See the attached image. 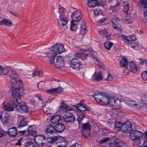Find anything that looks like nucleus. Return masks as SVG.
I'll use <instances>...</instances> for the list:
<instances>
[{"label": "nucleus", "instance_id": "nucleus-1", "mask_svg": "<svg viewBox=\"0 0 147 147\" xmlns=\"http://www.w3.org/2000/svg\"><path fill=\"white\" fill-rule=\"evenodd\" d=\"M10 76L11 84L14 88L12 90L11 95L14 98L12 102L13 106H15L18 102V100H19L21 96H22L24 90L22 80L19 79V76L18 74L13 71L11 73Z\"/></svg>", "mask_w": 147, "mask_h": 147}, {"label": "nucleus", "instance_id": "nucleus-2", "mask_svg": "<svg viewBox=\"0 0 147 147\" xmlns=\"http://www.w3.org/2000/svg\"><path fill=\"white\" fill-rule=\"evenodd\" d=\"M107 95L106 93L99 91L94 93L93 96L98 103L104 105L107 100Z\"/></svg>", "mask_w": 147, "mask_h": 147}, {"label": "nucleus", "instance_id": "nucleus-3", "mask_svg": "<svg viewBox=\"0 0 147 147\" xmlns=\"http://www.w3.org/2000/svg\"><path fill=\"white\" fill-rule=\"evenodd\" d=\"M143 133L140 131L136 130L133 131L130 135V137L133 140V142L136 145L140 144V138L142 137Z\"/></svg>", "mask_w": 147, "mask_h": 147}, {"label": "nucleus", "instance_id": "nucleus-4", "mask_svg": "<svg viewBox=\"0 0 147 147\" xmlns=\"http://www.w3.org/2000/svg\"><path fill=\"white\" fill-rule=\"evenodd\" d=\"M70 65L72 69L78 71L80 69L82 63L79 58L75 57L70 61Z\"/></svg>", "mask_w": 147, "mask_h": 147}, {"label": "nucleus", "instance_id": "nucleus-5", "mask_svg": "<svg viewBox=\"0 0 147 147\" xmlns=\"http://www.w3.org/2000/svg\"><path fill=\"white\" fill-rule=\"evenodd\" d=\"M55 50L53 49V47L48 50L47 53H45L41 55L42 57H47L49 59L50 62L51 63L53 64L55 58L56 57V53L55 52Z\"/></svg>", "mask_w": 147, "mask_h": 147}, {"label": "nucleus", "instance_id": "nucleus-6", "mask_svg": "<svg viewBox=\"0 0 147 147\" xmlns=\"http://www.w3.org/2000/svg\"><path fill=\"white\" fill-rule=\"evenodd\" d=\"M15 108L17 111L20 113H26L28 112L27 106L23 102L17 103L15 105Z\"/></svg>", "mask_w": 147, "mask_h": 147}, {"label": "nucleus", "instance_id": "nucleus-7", "mask_svg": "<svg viewBox=\"0 0 147 147\" xmlns=\"http://www.w3.org/2000/svg\"><path fill=\"white\" fill-rule=\"evenodd\" d=\"M34 141L38 146H41L45 145L46 143V138L43 135H38L35 137Z\"/></svg>", "mask_w": 147, "mask_h": 147}, {"label": "nucleus", "instance_id": "nucleus-8", "mask_svg": "<svg viewBox=\"0 0 147 147\" xmlns=\"http://www.w3.org/2000/svg\"><path fill=\"white\" fill-rule=\"evenodd\" d=\"M132 129V126L131 123L129 121L125 122L123 124L122 131L126 133L130 132Z\"/></svg>", "mask_w": 147, "mask_h": 147}, {"label": "nucleus", "instance_id": "nucleus-9", "mask_svg": "<svg viewBox=\"0 0 147 147\" xmlns=\"http://www.w3.org/2000/svg\"><path fill=\"white\" fill-rule=\"evenodd\" d=\"M63 119L64 121L67 123H70L74 122L76 118L75 116L72 113L70 112H67L64 115Z\"/></svg>", "mask_w": 147, "mask_h": 147}, {"label": "nucleus", "instance_id": "nucleus-10", "mask_svg": "<svg viewBox=\"0 0 147 147\" xmlns=\"http://www.w3.org/2000/svg\"><path fill=\"white\" fill-rule=\"evenodd\" d=\"M103 3H100L98 2L97 0H89L88 2V6L90 7H94L97 5H105L106 4V1L104 0L103 1Z\"/></svg>", "mask_w": 147, "mask_h": 147}, {"label": "nucleus", "instance_id": "nucleus-11", "mask_svg": "<svg viewBox=\"0 0 147 147\" xmlns=\"http://www.w3.org/2000/svg\"><path fill=\"white\" fill-rule=\"evenodd\" d=\"M121 19L119 18H115L114 20L112 22V25L113 28L118 31L121 30Z\"/></svg>", "mask_w": 147, "mask_h": 147}, {"label": "nucleus", "instance_id": "nucleus-12", "mask_svg": "<svg viewBox=\"0 0 147 147\" xmlns=\"http://www.w3.org/2000/svg\"><path fill=\"white\" fill-rule=\"evenodd\" d=\"M90 53L89 51H82L80 53H76L74 54L75 57H77L80 59L84 60L87 59Z\"/></svg>", "mask_w": 147, "mask_h": 147}, {"label": "nucleus", "instance_id": "nucleus-13", "mask_svg": "<svg viewBox=\"0 0 147 147\" xmlns=\"http://www.w3.org/2000/svg\"><path fill=\"white\" fill-rule=\"evenodd\" d=\"M53 49L55 50L56 54L61 53L65 51L64 45L61 44H56L53 47Z\"/></svg>", "mask_w": 147, "mask_h": 147}, {"label": "nucleus", "instance_id": "nucleus-14", "mask_svg": "<svg viewBox=\"0 0 147 147\" xmlns=\"http://www.w3.org/2000/svg\"><path fill=\"white\" fill-rule=\"evenodd\" d=\"M64 65V62L63 57L60 55L57 56L55 64V67L57 68H60L63 67Z\"/></svg>", "mask_w": 147, "mask_h": 147}, {"label": "nucleus", "instance_id": "nucleus-15", "mask_svg": "<svg viewBox=\"0 0 147 147\" xmlns=\"http://www.w3.org/2000/svg\"><path fill=\"white\" fill-rule=\"evenodd\" d=\"M127 69L129 71L135 73L138 70V68L136 64L133 62H130L127 67Z\"/></svg>", "mask_w": 147, "mask_h": 147}, {"label": "nucleus", "instance_id": "nucleus-16", "mask_svg": "<svg viewBox=\"0 0 147 147\" xmlns=\"http://www.w3.org/2000/svg\"><path fill=\"white\" fill-rule=\"evenodd\" d=\"M71 16L72 21L77 22L81 20L82 17L79 10L76 11L73 13Z\"/></svg>", "mask_w": 147, "mask_h": 147}, {"label": "nucleus", "instance_id": "nucleus-17", "mask_svg": "<svg viewBox=\"0 0 147 147\" xmlns=\"http://www.w3.org/2000/svg\"><path fill=\"white\" fill-rule=\"evenodd\" d=\"M106 98H107V101H105V103H104V105H106L107 104L113 105L114 104H115L117 102L119 103H120L121 102V100L120 99H117V100H116L113 97H109L107 95Z\"/></svg>", "mask_w": 147, "mask_h": 147}, {"label": "nucleus", "instance_id": "nucleus-18", "mask_svg": "<svg viewBox=\"0 0 147 147\" xmlns=\"http://www.w3.org/2000/svg\"><path fill=\"white\" fill-rule=\"evenodd\" d=\"M129 47L136 50H139L143 48L141 45L138 42L136 41H131L129 44Z\"/></svg>", "mask_w": 147, "mask_h": 147}, {"label": "nucleus", "instance_id": "nucleus-19", "mask_svg": "<svg viewBox=\"0 0 147 147\" xmlns=\"http://www.w3.org/2000/svg\"><path fill=\"white\" fill-rule=\"evenodd\" d=\"M114 144L117 146L114 147H123L124 144L120 140H117L115 141L114 143H109L107 145L104 146V147H113V146H114Z\"/></svg>", "mask_w": 147, "mask_h": 147}, {"label": "nucleus", "instance_id": "nucleus-20", "mask_svg": "<svg viewBox=\"0 0 147 147\" xmlns=\"http://www.w3.org/2000/svg\"><path fill=\"white\" fill-rule=\"evenodd\" d=\"M54 126L55 131L57 133H61L65 129V126L62 123H58Z\"/></svg>", "mask_w": 147, "mask_h": 147}, {"label": "nucleus", "instance_id": "nucleus-21", "mask_svg": "<svg viewBox=\"0 0 147 147\" xmlns=\"http://www.w3.org/2000/svg\"><path fill=\"white\" fill-rule=\"evenodd\" d=\"M3 107L4 109L8 111H13L14 109V107L12 104L9 103H7L5 101L4 102L3 104Z\"/></svg>", "mask_w": 147, "mask_h": 147}, {"label": "nucleus", "instance_id": "nucleus-22", "mask_svg": "<svg viewBox=\"0 0 147 147\" xmlns=\"http://www.w3.org/2000/svg\"><path fill=\"white\" fill-rule=\"evenodd\" d=\"M27 133L28 135L32 138H33L34 139L35 137L37 136L36 131L34 129L31 125L29 126L27 130Z\"/></svg>", "mask_w": 147, "mask_h": 147}, {"label": "nucleus", "instance_id": "nucleus-23", "mask_svg": "<svg viewBox=\"0 0 147 147\" xmlns=\"http://www.w3.org/2000/svg\"><path fill=\"white\" fill-rule=\"evenodd\" d=\"M18 131L15 127H13L8 129L7 132L8 135L11 138L16 136L17 134Z\"/></svg>", "mask_w": 147, "mask_h": 147}, {"label": "nucleus", "instance_id": "nucleus-24", "mask_svg": "<svg viewBox=\"0 0 147 147\" xmlns=\"http://www.w3.org/2000/svg\"><path fill=\"white\" fill-rule=\"evenodd\" d=\"M54 129L55 130V126H53L52 125H49L47 126V129H45V131L48 135H53L55 134Z\"/></svg>", "mask_w": 147, "mask_h": 147}, {"label": "nucleus", "instance_id": "nucleus-25", "mask_svg": "<svg viewBox=\"0 0 147 147\" xmlns=\"http://www.w3.org/2000/svg\"><path fill=\"white\" fill-rule=\"evenodd\" d=\"M92 77L93 80L94 81H99L102 80L103 79V77L101 71H99L96 74L94 73Z\"/></svg>", "mask_w": 147, "mask_h": 147}, {"label": "nucleus", "instance_id": "nucleus-26", "mask_svg": "<svg viewBox=\"0 0 147 147\" xmlns=\"http://www.w3.org/2000/svg\"><path fill=\"white\" fill-rule=\"evenodd\" d=\"M0 119L4 124H7L9 121V116L6 113L3 114L2 115L0 114Z\"/></svg>", "mask_w": 147, "mask_h": 147}, {"label": "nucleus", "instance_id": "nucleus-27", "mask_svg": "<svg viewBox=\"0 0 147 147\" xmlns=\"http://www.w3.org/2000/svg\"><path fill=\"white\" fill-rule=\"evenodd\" d=\"M61 119V116L60 115H55L51 117V121L53 124H56L58 123Z\"/></svg>", "mask_w": 147, "mask_h": 147}, {"label": "nucleus", "instance_id": "nucleus-28", "mask_svg": "<svg viewBox=\"0 0 147 147\" xmlns=\"http://www.w3.org/2000/svg\"><path fill=\"white\" fill-rule=\"evenodd\" d=\"M12 24V22L11 20L6 19H3L0 21V25H5L6 26H10Z\"/></svg>", "mask_w": 147, "mask_h": 147}, {"label": "nucleus", "instance_id": "nucleus-29", "mask_svg": "<svg viewBox=\"0 0 147 147\" xmlns=\"http://www.w3.org/2000/svg\"><path fill=\"white\" fill-rule=\"evenodd\" d=\"M60 19L58 21V23L60 26H65L68 22V20L66 18L63 17V16L60 17Z\"/></svg>", "mask_w": 147, "mask_h": 147}, {"label": "nucleus", "instance_id": "nucleus-30", "mask_svg": "<svg viewBox=\"0 0 147 147\" xmlns=\"http://www.w3.org/2000/svg\"><path fill=\"white\" fill-rule=\"evenodd\" d=\"M57 136H52L49 137L46 139L47 143L51 144L55 142L57 143Z\"/></svg>", "mask_w": 147, "mask_h": 147}, {"label": "nucleus", "instance_id": "nucleus-31", "mask_svg": "<svg viewBox=\"0 0 147 147\" xmlns=\"http://www.w3.org/2000/svg\"><path fill=\"white\" fill-rule=\"evenodd\" d=\"M128 64V61L127 58L125 56L122 57L120 62V65L121 67H125L127 66Z\"/></svg>", "mask_w": 147, "mask_h": 147}, {"label": "nucleus", "instance_id": "nucleus-32", "mask_svg": "<svg viewBox=\"0 0 147 147\" xmlns=\"http://www.w3.org/2000/svg\"><path fill=\"white\" fill-rule=\"evenodd\" d=\"M9 69L3 66H0V75H6L9 72Z\"/></svg>", "mask_w": 147, "mask_h": 147}, {"label": "nucleus", "instance_id": "nucleus-33", "mask_svg": "<svg viewBox=\"0 0 147 147\" xmlns=\"http://www.w3.org/2000/svg\"><path fill=\"white\" fill-rule=\"evenodd\" d=\"M100 34H102L104 36L106 37L107 40H110L111 38V34L109 33L107 30H101L99 31Z\"/></svg>", "mask_w": 147, "mask_h": 147}, {"label": "nucleus", "instance_id": "nucleus-34", "mask_svg": "<svg viewBox=\"0 0 147 147\" xmlns=\"http://www.w3.org/2000/svg\"><path fill=\"white\" fill-rule=\"evenodd\" d=\"M61 108L63 111H68L71 110V107L67 105L65 103L62 102Z\"/></svg>", "mask_w": 147, "mask_h": 147}, {"label": "nucleus", "instance_id": "nucleus-35", "mask_svg": "<svg viewBox=\"0 0 147 147\" xmlns=\"http://www.w3.org/2000/svg\"><path fill=\"white\" fill-rule=\"evenodd\" d=\"M81 28L80 33L83 35H84L87 32V30L85 26V22L84 21L82 22L81 25Z\"/></svg>", "mask_w": 147, "mask_h": 147}, {"label": "nucleus", "instance_id": "nucleus-36", "mask_svg": "<svg viewBox=\"0 0 147 147\" xmlns=\"http://www.w3.org/2000/svg\"><path fill=\"white\" fill-rule=\"evenodd\" d=\"M126 14L127 16H125L124 21H125L126 24H131L133 21L132 17L128 13Z\"/></svg>", "mask_w": 147, "mask_h": 147}, {"label": "nucleus", "instance_id": "nucleus-37", "mask_svg": "<svg viewBox=\"0 0 147 147\" xmlns=\"http://www.w3.org/2000/svg\"><path fill=\"white\" fill-rule=\"evenodd\" d=\"M123 124L120 121L116 122L115 123L114 129L115 130L119 131L120 130H122Z\"/></svg>", "mask_w": 147, "mask_h": 147}, {"label": "nucleus", "instance_id": "nucleus-38", "mask_svg": "<svg viewBox=\"0 0 147 147\" xmlns=\"http://www.w3.org/2000/svg\"><path fill=\"white\" fill-rule=\"evenodd\" d=\"M135 1L140 3L145 9L147 8V0H134Z\"/></svg>", "mask_w": 147, "mask_h": 147}, {"label": "nucleus", "instance_id": "nucleus-39", "mask_svg": "<svg viewBox=\"0 0 147 147\" xmlns=\"http://www.w3.org/2000/svg\"><path fill=\"white\" fill-rule=\"evenodd\" d=\"M123 11L126 13V14H128L130 8L129 4L127 3H124L123 5Z\"/></svg>", "mask_w": 147, "mask_h": 147}, {"label": "nucleus", "instance_id": "nucleus-40", "mask_svg": "<svg viewBox=\"0 0 147 147\" xmlns=\"http://www.w3.org/2000/svg\"><path fill=\"white\" fill-rule=\"evenodd\" d=\"M27 120L26 118H24L21 120L18 125L20 128L23 127L27 125Z\"/></svg>", "mask_w": 147, "mask_h": 147}, {"label": "nucleus", "instance_id": "nucleus-41", "mask_svg": "<svg viewBox=\"0 0 147 147\" xmlns=\"http://www.w3.org/2000/svg\"><path fill=\"white\" fill-rule=\"evenodd\" d=\"M91 124L89 122L82 124V127L84 130H89L91 129Z\"/></svg>", "mask_w": 147, "mask_h": 147}, {"label": "nucleus", "instance_id": "nucleus-42", "mask_svg": "<svg viewBox=\"0 0 147 147\" xmlns=\"http://www.w3.org/2000/svg\"><path fill=\"white\" fill-rule=\"evenodd\" d=\"M113 44L111 42H107L104 43V46L106 49L109 51L110 50Z\"/></svg>", "mask_w": 147, "mask_h": 147}, {"label": "nucleus", "instance_id": "nucleus-43", "mask_svg": "<svg viewBox=\"0 0 147 147\" xmlns=\"http://www.w3.org/2000/svg\"><path fill=\"white\" fill-rule=\"evenodd\" d=\"M57 143H66V140L63 137L59 136H57Z\"/></svg>", "mask_w": 147, "mask_h": 147}, {"label": "nucleus", "instance_id": "nucleus-44", "mask_svg": "<svg viewBox=\"0 0 147 147\" xmlns=\"http://www.w3.org/2000/svg\"><path fill=\"white\" fill-rule=\"evenodd\" d=\"M121 38L124 40H125L128 42V44L131 42L130 36H126L125 35H122L121 36Z\"/></svg>", "mask_w": 147, "mask_h": 147}, {"label": "nucleus", "instance_id": "nucleus-45", "mask_svg": "<svg viewBox=\"0 0 147 147\" xmlns=\"http://www.w3.org/2000/svg\"><path fill=\"white\" fill-rule=\"evenodd\" d=\"M119 3L117 1L115 5L113 6H112L111 7V9L114 12H116L118 10V6H119Z\"/></svg>", "mask_w": 147, "mask_h": 147}, {"label": "nucleus", "instance_id": "nucleus-46", "mask_svg": "<svg viewBox=\"0 0 147 147\" xmlns=\"http://www.w3.org/2000/svg\"><path fill=\"white\" fill-rule=\"evenodd\" d=\"M110 138L108 137H105L100 140L99 141V143L101 144L107 143L109 140Z\"/></svg>", "mask_w": 147, "mask_h": 147}, {"label": "nucleus", "instance_id": "nucleus-47", "mask_svg": "<svg viewBox=\"0 0 147 147\" xmlns=\"http://www.w3.org/2000/svg\"><path fill=\"white\" fill-rule=\"evenodd\" d=\"M58 12L59 13L60 17L62 16L65 13V9L62 7H59Z\"/></svg>", "mask_w": 147, "mask_h": 147}, {"label": "nucleus", "instance_id": "nucleus-48", "mask_svg": "<svg viewBox=\"0 0 147 147\" xmlns=\"http://www.w3.org/2000/svg\"><path fill=\"white\" fill-rule=\"evenodd\" d=\"M25 147H36L34 143L32 141L28 142L25 145Z\"/></svg>", "mask_w": 147, "mask_h": 147}, {"label": "nucleus", "instance_id": "nucleus-49", "mask_svg": "<svg viewBox=\"0 0 147 147\" xmlns=\"http://www.w3.org/2000/svg\"><path fill=\"white\" fill-rule=\"evenodd\" d=\"M142 79L145 81H147V71H143L141 75Z\"/></svg>", "mask_w": 147, "mask_h": 147}, {"label": "nucleus", "instance_id": "nucleus-50", "mask_svg": "<svg viewBox=\"0 0 147 147\" xmlns=\"http://www.w3.org/2000/svg\"><path fill=\"white\" fill-rule=\"evenodd\" d=\"M74 22H75V21L72 20L71 23V26L70 28L71 30L73 31H75L76 30L75 25H77V24H76V23H74Z\"/></svg>", "mask_w": 147, "mask_h": 147}, {"label": "nucleus", "instance_id": "nucleus-51", "mask_svg": "<svg viewBox=\"0 0 147 147\" xmlns=\"http://www.w3.org/2000/svg\"><path fill=\"white\" fill-rule=\"evenodd\" d=\"M110 131L109 130L105 128H102L101 131V134L103 136H106L107 134L109 133Z\"/></svg>", "mask_w": 147, "mask_h": 147}, {"label": "nucleus", "instance_id": "nucleus-52", "mask_svg": "<svg viewBox=\"0 0 147 147\" xmlns=\"http://www.w3.org/2000/svg\"><path fill=\"white\" fill-rule=\"evenodd\" d=\"M94 12L95 16H99L100 13H102L100 9L98 8L95 9Z\"/></svg>", "mask_w": 147, "mask_h": 147}, {"label": "nucleus", "instance_id": "nucleus-53", "mask_svg": "<svg viewBox=\"0 0 147 147\" xmlns=\"http://www.w3.org/2000/svg\"><path fill=\"white\" fill-rule=\"evenodd\" d=\"M54 90L55 94L60 93L63 91L61 87L54 88Z\"/></svg>", "mask_w": 147, "mask_h": 147}, {"label": "nucleus", "instance_id": "nucleus-54", "mask_svg": "<svg viewBox=\"0 0 147 147\" xmlns=\"http://www.w3.org/2000/svg\"><path fill=\"white\" fill-rule=\"evenodd\" d=\"M141 99L144 102H147V93L144 94L141 97Z\"/></svg>", "mask_w": 147, "mask_h": 147}, {"label": "nucleus", "instance_id": "nucleus-55", "mask_svg": "<svg viewBox=\"0 0 147 147\" xmlns=\"http://www.w3.org/2000/svg\"><path fill=\"white\" fill-rule=\"evenodd\" d=\"M84 116L82 115H80L77 118V120L78 122H79V123L80 125H81L82 123L81 121L83 120V117Z\"/></svg>", "mask_w": 147, "mask_h": 147}, {"label": "nucleus", "instance_id": "nucleus-56", "mask_svg": "<svg viewBox=\"0 0 147 147\" xmlns=\"http://www.w3.org/2000/svg\"><path fill=\"white\" fill-rule=\"evenodd\" d=\"M131 38V41H136L137 40L136 36L135 35H132L131 36H129Z\"/></svg>", "mask_w": 147, "mask_h": 147}, {"label": "nucleus", "instance_id": "nucleus-57", "mask_svg": "<svg viewBox=\"0 0 147 147\" xmlns=\"http://www.w3.org/2000/svg\"><path fill=\"white\" fill-rule=\"evenodd\" d=\"M140 62V63L142 65H144L145 64V63H146V62L147 61V60L145 59H139Z\"/></svg>", "mask_w": 147, "mask_h": 147}, {"label": "nucleus", "instance_id": "nucleus-58", "mask_svg": "<svg viewBox=\"0 0 147 147\" xmlns=\"http://www.w3.org/2000/svg\"><path fill=\"white\" fill-rule=\"evenodd\" d=\"M6 135L5 131L0 130V138L5 136Z\"/></svg>", "mask_w": 147, "mask_h": 147}, {"label": "nucleus", "instance_id": "nucleus-59", "mask_svg": "<svg viewBox=\"0 0 147 147\" xmlns=\"http://www.w3.org/2000/svg\"><path fill=\"white\" fill-rule=\"evenodd\" d=\"M82 107L85 109L86 110L89 111L90 109V107L86 105L85 104H84Z\"/></svg>", "mask_w": 147, "mask_h": 147}, {"label": "nucleus", "instance_id": "nucleus-60", "mask_svg": "<svg viewBox=\"0 0 147 147\" xmlns=\"http://www.w3.org/2000/svg\"><path fill=\"white\" fill-rule=\"evenodd\" d=\"M113 79L112 76L110 75L109 73H108V75L107 79H106V80L107 81H111Z\"/></svg>", "mask_w": 147, "mask_h": 147}, {"label": "nucleus", "instance_id": "nucleus-61", "mask_svg": "<svg viewBox=\"0 0 147 147\" xmlns=\"http://www.w3.org/2000/svg\"><path fill=\"white\" fill-rule=\"evenodd\" d=\"M54 91V88L52 89L47 90L46 91L47 93L51 94H55Z\"/></svg>", "mask_w": 147, "mask_h": 147}, {"label": "nucleus", "instance_id": "nucleus-62", "mask_svg": "<svg viewBox=\"0 0 147 147\" xmlns=\"http://www.w3.org/2000/svg\"><path fill=\"white\" fill-rule=\"evenodd\" d=\"M130 104L133 106H137V105H139L138 104L136 103V102L133 100L130 101Z\"/></svg>", "mask_w": 147, "mask_h": 147}, {"label": "nucleus", "instance_id": "nucleus-63", "mask_svg": "<svg viewBox=\"0 0 147 147\" xmlns=\"http://www.w3.org/2000/svg\"><path fill=\"white\" fill-rule=\"evenodd\" d=\"M5 95V92L4 91L0 92V98H2Z\"/></svg>", "mask_w": 147, "mask_h": 147}, {"label": "nucleus", "instance_id": "nucleus-64", "mask_svg": "<svg viewBox=\"0 0 147 147\" xmlns=\"http://www.w3.org/2000/svg\"><path fill=\"white\" fill-rule=\"evenodd\" d=\"M139 147H147V141H145L143 144Z\"/></svg>", "mask_w": 147, "mask_h": 147}]
</instances>
